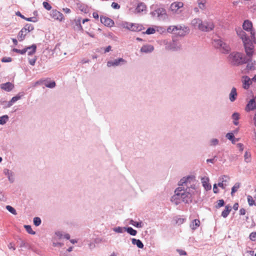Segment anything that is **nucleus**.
I'll use <instances>...</instances> for the list:
<instances>
[{
  "mask_svg": "<svg viewBox=\"0 0 256 256\" xmlns=\"http://www.w3.org/2000/svg\"><path fill=\"white\" fill-rule=\"evenodd\" d=\"M213 44L216 48L220 49L222 53L227 54L230 50V46L220 38L214 39Z\"/></svg>",
  "mask_w": 256,
  "mask_h": 256,
  "instance_id": "20e7f679",
  "label": "nucleus"
},
{
  "mask_svg": "<svg viewBox=\"0 0 256 256\" xmlns=\"http://www.w3.org/2000/svg\"><path fill=\"white\" fill-rule=\"evenodd\" d=\"M180 45L174 41L168 46V49L172 51H178L180 50Z\"/></svg>",
  "mask_w": 256,
  "mask_h": 256,
  "instance_id": "4be33fe9",
  "label": "nucleus"
},
{
  "mask_svg": "<svg viewBox=\"0 0 256 256\" xmlns=\"http://www.w3.org/2000/svg\"><path fill=\"white\" fill-rule=\"evenodd\" d=\"M55 234L59 239L63 238L64 234L62 232H56Z\"/></svg>",
  "mask_w": 256,
  "mask_h": 256,
  "instance_id": "680f3d73",
  "label": "nucleus"
},
{
  "mask_svg": "<svg viewBox=\"0 0 256 256\" xmlns=\"http://www.w3.org/2000/svg\"><path fill=\"white\" fill-rule=\"evenodd\" d=\"M14 88V85L10 82H7L4 84H2L0 85V88L6 92L11 91Z\"/></svg>",
  "mask_w": 256,
  "mask_h": 256,
  "instance_id": "a211bd4d",
  "label": "nucleus"
},
{
  "mask_svg": "<svg viewBox=\"0 0 256 256\" xmlns=\"http://www.w3.org/2000/svg\"><path fill=\"white\" fill-rule=\"evenodd\" d=\"M242 28L245 30L250 32V36L249 37L240 28L236 30V34L242 39L244 46L245 52L248 55H251L252 48H254V44H256V32L252 28V24L249 20H245L242 24Z\"/></svg>",
  "mask_w": 256,
  "mask_h": 256,
  "instance_id": "f03ea898",
  "label": "nucleus"
},
{
  "mask_svg": "<svg viewBox=\"0 0 256 256\" xmlns=\"http://www.w3.org/2000/svg\"><path fill=\"white\" fill-rule=\"evenodd\" d=\"M1 61L2 62H9L12 61V58L10 57H4L2 58Z\"/></svg>",
  "mask_w": 256,
  "mask_h": 256,
  "instance_id": "4d7b16f0",
  "label": "nucleus"
},
{
  "mask_svg": "<svg viewBox=\"0 0 256 256\" xmlns=\"http://www.w3.org/2000/svg\"><path fill=\"white\" fill-rule=\"evenodd\" d=\"M242 87L245 90H248L252 84L251 78L248 76H243L242 78Z\"/></svg>",
  "mask_w": 256,
  "mask_h": 256,
  "instance_id": "ddd939ff",
  "label": "nucleus"
},
{
  "mask_svg": "<svg viewBox=\"0 0 256 256\" xmlns=\"http://www.w3.org/2000/svg\"><path fill=\"white\" fill-rule=\"evenodd\" d=\"M226 137L229 140H231L232 144H235L236 140H234V136L233 133L232 132H229L228 133Z\"/></svg>",
  "mask_w": 256,
  "mask_h": 256,
  "instance_id": "58836bf2",
  "label": "nucleus"
},
{
  "mask_svg": "<svg viewBox=\"0 0 256 256\" xmlns=\"http://www.w3.org/2000/svg\"><path fill=\"white\" fill-rule=\"evenodd\" d=\"M50 16L54 20H57L62 21L63 19L62 14L56 10H52V11Z\"/></svg>",
  "mask_w": 256,
  "mask_h": 256,
  "instance_id": "2eb2a0df",
  "label": "nucleus"
},
{
  "mask_svg": "<svg viewBox=\"0 0 256 256\" xmlns=\"http://www.w3.org/2000/svg\"><path fill=\"white\" fill-rule=\"evenodd\" d=\"M130 224L136 228H142L143 226V224L142 222H136L134 221L133 220H130Z\"/></svg>",
  "mask_w": 256,
  "mask_h": 256,
  "instance_id": "72a5a7b5",
  "label": "nucleus"
},
{
  "mask_svg": "<svg viewBox=\"0 0 256 256\" xmlns=\"http://www.w3.org/2000/svg\"><path fill=\"white\" fill-rule=\"evenodd\" d=\"M126 231L132 236H136L137 234V231L133 229L132 227H126Z\"/></svg>",
  "mask_w": 256,
  "mask_h": 256,
  "instance_id": "f704fd0d",
  "label": "nucleus"
},
{
  "mask_svg": "<svg viewBox=\"0 0 256 256\" xmlns=\"http://www.w3.org/2000/svg\"><path fill=\"white\" fill-rule=\"evenodd\" d=\"M175 30H182V32L181 34L179 32L178 34L181 36H184L185 35L186 32H188L189 29L188 28V27H186L184 26L178 25L176 26H173L172 31L174 32Z\"/></svg>",
  "mask_w": 256,
  "mask_h": 256,
  "instance_id": "4468645a",
  "label": "nucleus"
},
{
  "mask_svg": "<svg viewBox=\"0 0 256 256\" xmlns=\"http://www.w3.org/2000/svg\"><path fill=\"white\" fill-rule=\"evenodd\" d=\"M4 174L8 176V180L10 183H12L14 182V173L12 171L8 169H4Z\"/></svg>",
  "mask_w": 256,
  "mask_h": 256,
  "instance_id": "dca6fc26",
  "label": "nucleus"
},
{
  "mask_svg": "<svg viewBox=\"0 0 256 256\" xmlns=\"http://www.w3.org/2000/svg\"><path fill=\"white\" fill-rule=\"evenodd\" d=\"M202 20L200 18H194L192 20L191 24L194 28H197L200 30V28L202 24Z\"/></svg>",
  "mask_w": 256,
  "mask_h": 256,
  "instance_id": "5701e85b",
  "label": "nucleus"
},
{
  "mask_svg": "<svg viewBox=\"0 0 256 256\" xmlns=\"http://www.w3.org/2000/svg\"><path fill=\"white\" fill-rule=\"evenodd\" d=\"M132 244L136 245L138 248H144V244L140 240H137L134 238L132 239Z\"/></svg>",
  "mask_w": 256,
  "mask_h": 256,
  "instance_id": "b1692460",
  "label": "nucleus"
},
{
  "mask_svg": "<svg viewBox=\"0 0 256 256\" xmlns=\"http://www.w3.org/2000/svg\"><path fill=\"white\" fill-rule=\"evenodd\" d=\"M16 15L20 16L21 18H22L24 20H26L28 21V22H36L35 18H24V15H22L20 12H16Z\"/></svg>",
  "mask_w": 256,
  "mask_h": 256,
  "instance_id": "7c9ffc66",
  "label": "nucleus"
},
{
  "mask_svg": "<svg viewBox=\"0 0 256 256\" xmlns=\"http://www.w3.org/2000/svg\"><path fill=\"white\" fill-rule=\"evenodd\" d=\"M24 30L25 29L26 32H30L34 29V26L32 24H26L25 26L22 28Z\"/></svg>",
  "mask_w": 256,
  "mask_h": 256,
  "instance_id": "a19ab883",
  "label": "nucleus"
},
{
  "mask_svg": "<svg viewBox=\"0 0 256 256\" xmlns=\"http://www.w3.org/2000/svg\"><path fill=\"white\" fill-rule=\"evenodd\" d=\"M12 51L14 52H16L18 54H26V50H24V48L22 50H19L18 48H13Z\"/></svg>",
  "mask_w": 256,
  "mask_h": 256,
  "instance_id": "3c124183",
  "label": "nucleus"
},
{
  "mask_svg": "<svg viewBox=\"0 0 256 256\" xmlns=\"http://www.w3.org/2000/svg\"><path fill=\"white\" fill-rule=\"evenodd\" d=\"M256 96L250 100L246 105L245 110L247 112L254 110L256 109Z\"/></svg>",
  "mask_w": 256,
  "mask_h": 256,
  "instance_id": "1a4fd4ad",
  "label": "nucleus"
},
{
  "mask_svg": "<svg viewBox=\"0 0 256 256\" xmlns=\"http://www.w3.org/2000/svg\"><path fill=\"white\" fill-rule=\"evenodd\" d=\"M201 182L202 184V186L204 187L206 190H211L212 186L209 184V178L208 177H204L201 178Z\"/></svg>",
  "mask_w": 256,
  "mask_h": 256,
  "instance_id": "f3484780",
  "label": "nucleus"
},
{
  "mask_svg": "<svg viewBox=\"0 0 256 256\" xmlns=\"http://www.w3.org/2000/svg\"><path fill=\"white\" fill-rule=\"evenodd\" d=\"M218 186L222 189H225L226 186V184L219 182L218 184Z\"/></svg>",
  "mask_w": 256,
  "mask_h": 256,
  "instance_id": "69168bd1",
  "label": "nucleus"
},
{
  "mask_svg": "<svg viewBox=\"0 0 256 256\" xmlns=\"http://www.w3.org/2000/svg\"><path fill=\"white\" fill-rule=\"evenodd\" d=\"M197 4L200 9L202 10L206 9V0H197Z\"/></svg>",
  "mask_w": 256,
  "mask_h": 256,
  "instance_id": "c85d7f7f",
  "label": "nucleus"
},
{
  "mask_svg": "<svg viewBox=\"0 0 256 256\" xmlns=\"http://www.w3.org/2000/svg\"><path fill=\"white\" fill-rule=\"evenodd\" d=\"M20 248L26 247V243L24 240L20 239Z\"/></svg>",
  "mask_w": 256,
  "mask_h": 256,
  "instance_id": "052dcab7",
  "label": "nucleus"
},
{
  "mask_svg": "<svg viewBox=\"0 0 256 256\" xmlns=\"http://www.w3.org/2000/svg\"><path fill=\"white\" fill-rule=\"evenodd\" d=\"M34 224L36 226H39L42 222L41 220L39 217H35L34 218Z\"/></svg>",
  "mask_w": 256,
  "mask_h": 256,
  "instance_id": "49530a36",
  "label": "nucleus"
},
{
  "mask_svg": "<svg viewBox=\"0 0 256 256\" xmlns=\"http://www.w3.org/2000/svg\"><path fill=\"white\" fill-rule=\"evenodd\" d=\"M217 202H218V204L216 206V208H218L224 206V202L223 200H218Z\"/></svg>",
  "mask_w": 256,
  "mask_h": 256,
  "instance_id": "864d4df0",
  "label": "nucleus"
},
{
  "mask_svg": "<svg viewBox=\"0 0 256 256\" xmlns=\"http://www.w3.org/2000/svg\"><path fill=\"white\" fill-rule=\"evenodd\" d=\"M9 117L8 115L0 116V124L4 125L8 121Z\"/></svg>",
  "mask_w": 256,
  "mask_h": 256,
  "instance_id": "c9c22d12",
  "label": "nucleus"
},
{
  "mask_svg": "<svg viewBox=\"0 0 256 256\" xmlns=\"http://www.w3.org/2000/svg\"><path fill=\"white\" fill-rule=\"evenodd\" d=\"M200 224V221L198 220L195 219L192 220L190 224V227L193 230H196Z\"/></svg>",
  "mask_w": 256,
  "mask_h": 256,
  "instance_id": "a878e982",
  "label": "nucleus"
},
{
  "mask_svg": "<svg viewBox=\"0 0 256 256\" xmlns=\"http://www.w3.org/2000/svg\"><path fill=\"white\" fill-rule=\"evenodd\" d=\"M214 27L213 22L211 20H204L202 22L200 30L202 32H209L212 31Z\"/></svg>",
  "mask_w": 256,
  "mask_h": 256,
  "instance_id": "0eeeda50",
  "label": "nucleus"
},
{
  "mask_svg": "<svg viewBox=\"0 0 256 256\" xmlns=\"http://www.w3.org/2000/svg\"><path fill=\"white\" fill-rule=\"evenodd\" d=\"M132 31L139 32L142 30L144 27L142 25L138 24H132Z\"/></svg>",
  "mask_w": 256,
  "mask_h": 256,
  "instance_id": "bb28decb",
  "label": "nucleus"
},
{
  "mask_svg": "<svg viewBox=\"0 0 256 256\" xmlns=\"http://www.w3.org/2000/svg\"><path fill=\"white\" fill-rule=\"evenodd\" d=\"M184 218H178L176 220V223L180 225V224H182L184 222Z\"/></svg>",
  "mask_w": 256,
  "mask_h": 256,
  "instance_id": "774afa93",
  "label": "nucleus"
},
{
  "mask_svg": "<svg viewBox=\"0 0 256 256\" xmlns=\"http://www.w3.org/2000/svg\"><path fill=\"white\" fill-rule=\"evenodd\" d=\"M237 96H238V93L236 92V88L233 87L232 88L229 94L228 97H229V100H230V102H234L237 98Z\"/></svg>",
  "mask_w": 256,
  "mask_h": 256,
  "instance_id": "6ab92c4d",
  "label": "nucleus"
},
{
  "mask_svg": "<svg viewBox=\"0 0 256 256\" xmlns=\"http://www.w3.org/2000/svg\"><path fill=\"white\" fill-rule=\"evenodd\" d=\"M46 82V80H40L38 81H37L36 82V85H42L44 84V82Z\"/></svg>",
  "mask_w": 256,
  "mask_h": 256,
  "instance_id": "338daca9",
  "label": "nucleus"
},
{
  "mask_svg": "<svg viewBox=\"0 0 256 256\" xmlns=\"http://www.w3.org/2000/svg\"><path fill=\"white\" fill-rule=\"evenodd\" d=\"M254 48H252V52L251 55H248L246 52L247 61L244 64H247L246 70L248 72L250 70H253L256 68V62L254 60H252V56L254 52Z\"/></svg>",
  "mask_w": 256,
  "mask_h": 256,
  "instance_id": "423d86ee",
  "label": "nucleus"
},
{
  "mask_svg": "<svg viewBox=\"0 0 256 256\" xmlns=\"http://www.w3.org/2000/svg\"><path fill=\"white\" fill-rule=\"evenodd\" d=\"M6 208L10 212L13 214L14 215L17 214V212L16 210L12 206L8 205L6 206Z\"/></svg>",
  "mask_w": 256,
  "mask_h": 256,
  "instance_id": "79ce46f5",
  "label": "nucleus"
},
{
  "mask_svg": "<svg viewBox=\"0 0 256 256\" xmlns=\"http://www.w3.org/2000/svg\"><path fill=\"white\" fill-rule=\"evenodd\" d=\"M228 62L234 66H238L247 61V57L238 52H232L228 56Z\"/></svg>",
  "mask_w": 256,
  "mask_h": 256,
  "instance_id": "7ed1b4c3",
  "label": "nucleus"
},
{
  "mask_svg": "<svg viewBox=\"0 0 256 256\" xmlns=\"http://www.w3.org/2000/svg\"><path fill=\"white\" fill-rule=\"evenodd\" d=\"M244 160L246 162H249L250 160V154L248 152H246L244 156Z\"/></svg>",
  "mask_w": 256,
  "mask_h": 256,
  "instance_id": "603ef678",
  "label": "nucleus"
},
{
  "mask_svg": "<svg viewBox=\"0 0 256 256\" xmlns=\"http://www.w3.org/2000/svg\"><path fill=\"white\" fill-rule=\"evenodd\" d=\"M250 239L252 241H255L256 239V232H252L249 236Z\"/></svg>",
  "mask_w": 256,
  "mask_h": 256,
  "instance_id": "5fc2aeb1",
  "label": "nucleus"
},
{
  "mask_svg": "<svg viewBox=\"0 0 256 256\" xmlns=\"http://www.w3.org/2000/svg\"><path fill=\"white\" fill-rule=\"evenodd\" d=\"M78 8L80 11L84 12V13H86L88 12L87 6L84 4H80L78 5Z\"/></svg>",
  "mask_w": 256,
  "mask_h": 256,
  "instance_id": "c03bdc74",
  "label": "nucleus"
},
{
  "mask_svg": "<svg viewBox=\"0 0 256 256\" xmlns=\"http://www.w3.org/2000/svg\"><path fill=\"white\" fill-rule=\"evenodd\" d=\"M194 180L193 176L183 178L178 182L179 187L174 191V194L172 197L171 201L176 205L182 202L186 204L191 203L192 201V196L194 193L195 185L191 184Z\"/></svg>",
  "mask_w": 256,
  "mask_h": 256,
  "instance_id": "f257e3e1",
  "label": "nucleus"
},
{
  "mask_svg": "<svg viewBox=\"0 0 256 256\" xmlns=\"http://www.w3.org/2000/svg\"><path fill=\"white\" fill-rule=\"evenodd\" d=\"M82 18L80 17L76 18L72 22L74 28L78 31L82 30V27L81 25Z\"/></svg>",
  "mask_w": 256,
  "mask_h": 256,
  "instance_id": "9b49d317",
  "label": "nucleus"
},
{
  "mask_svg": "<svg viewBox=\"0 0 256 256\" xmlns=\"http://www.w3.org/2000/svg\"><path fill=\"white\" fill-rule=\"evenodd\" d=\"M156 30L153 28H148L144 32V34H151L155 33Z\"/></svg>",
  "mask_w": 256,
  "mask_h": 256,
  "instance_id": "de8ad7c7",
  "label": "nucleus"
},
{
  "mask_svg": "<svg viewBox=\"0 0 256 256\" xmlns=\"http://www.w3.org/2000/svg\"><path fill=\"white\" fill-rule=\"evenodd\" d=\"M218 184H214L213 191L214 194H217L218 192Z\"/></svg>",
  "mask_w": 256,
  "mask_h": 256,
  "instance_id": "0e129e2a",
  "label": "nucleus"
},
{
  "mask_svg": "<svg viewBox=\"0 0 256 256\" xmlns=\"http://www.w3.org/2000/svg\"><path fill=\"white\" fill-rule=\"evenodd\" d=\"M126 62V61L122 58H119L115 59L113 60H109L107 62V66L108 67L117 66L120 65L124 64Z\"/></svg>",
  "mask_w": 256,
  "mask_h": 256,
  "instance_id": "6e6552de",
  "label": "nucleus"
},
{
  "mask_svg": "<svg viewBox=\"0 0 256 256\" xmlns=\"http://www.w3.org/2000/svg\"><path fill=\"white\" fill-rule=\"evenodd\" d=\"M150 14L154 18H157L159 20H164L167 17L166 12L164 8H158L152 12Z\"/></svg>",
  "mask_w": 256,
  "mask_h": 256,
  "instance_id": "39448f33",
  "label": "nucleus"
},
{
  "mask_svg": "<svg viewBox=\"0 0 256 256\" xmlns=\"http://www.w3.org/2000/svg\"><path fill=\"white\" fill-rule=\"evenodd\" d=\"M100 19V22L106 26L112 27L114 25V22L110 18L101 16Z\"/></svg>",
  "mask_w": 256,
  "mask_h": 256,
  "instance_id": "f8f14e48",
  "label": "nucleus"
},
{
  "mask_svg": "<svg viewBox=\"0 0 256 256\" xmlns=\"http://www.w3.org/2000/svg\"><path fill=\"white\" fill-rule=\"evenodd\" d=\"M240 182H236L234 184V185L232 188V192L231 194L233 196L234 194L235 193L238 189L240 188Z\"/></svg>",
  "mask_w": 256,
  "mask_h": 256,
  "instance_id": "4c0bfd02",
  "label": "nucleus"
},
{
  "mask_svg": "<svg viewBox=\"0 0 256 256\" xmlns=\"http://www.w3.org/2000/svg\"><path fill=\"white\" fill-rule=\"evenodd\" d=\"M231 211V206H226L224 210L222 212V216L224 218H226L229 214Z\"/></svg>",
  "mask_w": 256,
  "mask_h": 256,
  "instance_id": "cd10ccee",
  "label": "nucleus"
},
{
  "mask_svg": "<svg viewBox=\"0 0 256 256\" xmlns=\"http://www.w3.org/2000/svg\"><path fill=\"white\" fill-rule=\"evenodd\" d=\"M24 50L26 52H28V56H32L36 52V46L35 44H33L30 46L25 48Z\"/></svg>",
  "mask_w": 256,
  "mask_h": 256,
  "instance_id": "412c9836",
  "label": "nucleus"
},
{
  "mask_svg": "<svg viewBox=\"0 0 256 256\" xmlns=\"http://www.w3.org/2000/svg\"><path fill=\"white\" fill-rule=\"evenodd\" d=\"M21 96H20L19 94H18L16 96L12 97V98L11 99V102L14 103L17 100L20 99Z\"/></svg>",
  "mask_w": 256,
  "mask_h": 256,
  "instance_id": "6e6d98bb",
  "label": "nucleus"
},
{
  "mask_svg": "<svg viewBox=\"0 0 256 256\" xmlns=\"http://www.w3.org/2000/svg\"><path fill=\"white\" fill-rule=\"evenodd\" d=\"M24 227L26 228V232L28 234H36V232L32 230L30 226L24 225Z\"/></svg>",
  "mask_w": 256,
  "mask_h": 256,
  "instance_id": "37998d69",
  "label": "nucleus"
},
{
  "mask_svg": "<svg viewBox=\"0 0 256 256\" xmlns=\"http://www.w3.org/2000/svg\"><path fill=\"white\" fill-rule=\"evenodd\" d=\"M232 118L233 119L234 124L235 126H238V120L240 119V114L238 112H234L232 114Z\"/></svg>",
  "mask_w": 256,
  "mask_h": 256,
  "instance_id": "c756f323",
  "label": "nucleus"
},
{
  "mask_svg": "<svg viewBox=\"0 0 256 256\" xmlns=\"http://www.w3.org/2000/svg\"><path fill=\"white\" fill-rule=\"evenodd\" d=\"M210 146H216L218 144L219 140L217 138H212L210 142Z\"/></svg>",
  "mask_w": 256,
  "mask_h": 256,
  "instance_id": "a18cd8bd",
  "label": "nucleus"
},
{
  "mask_svg": "<svg viewBox=\"0 0 256 256\" xmlns=\"http://www.w3.org/2000/svg\"><path fill=\"white\" fill-rule=\"evenodd\" d=\"M230 179V178L229 176H226V175H224V176H220L218 178V181H219V182L226 184V182H229Z\"/></svg>",
  "mask_w": 256,
  "mask_h": 256,
  "instance_id": "2f4dec72",
  "label": "nucleus"
},
{
  "mask_svg": "<svg viewBox=\"0 0 256 256\" xmlns=\"http://www.w3.org/2000/svg\"><path fill=\"white\" fill-rule=\"evenodd\" d=\"M44 85L47 88H52L56 86V82L54 81L48 82L46 80V82H44Z\"/></svg>",
  "mask_w": 256,
  "mask_h": 256,
  "instance_id": "ea45409f",
  "label": "nucleus"
},
{
  "mask_svg": "<svg viewBox=\"0 0 256 256\" xmlns=\"http://www.w3.org/2000/svg\"><path fill=\"white\" fill-rule=\"evenodd\" d=\"M154 50V47L150 44L143 46L140 48V52L144 53H150Z\"/></svg>",
  "mask_w": 256,
  "mask_h": 256,
  "instance_id": "aec40b11",
  "label": "nucleus"
},
{
  "mask_svg": "<svg viewBox=\"0 0 256 256\" xmlns=\"http://www.w3.org/2000/svg\"><path fill=\"white\" fill-rule=\"evenodd\" d=\"M146 8V5L144 3L141 2L138 5L136 10L138 12H140L144 10Z\"/></svg>",
  "mask_w": 256,
  "mask_h": 256,
  "instance_id": "473e14b6",
  "label": "nucleus"
},
{
  "mask_svg": "<svg viewBox=\"0 0 256 256\" xmlns=\"http://www.w3.org/2000/svg\"><path fill=\"white\" fill-rule=\"evenodd\" d=\"M248 204L250 206H252L254 204H255L254 200H253V198L251 196L249 195L248 196Z\"/></svg>",
  "mask_w": 256,
  "mask_h": 256,
  "instance_id": "8fccbe9b",
  "label": "nucleus"
},
{
  "mask_svg": "<svg viewBox=\"0 0 256 256\" xmlns=\"http://www.w3.org/2000/svg\"><path fill=\"white\" fill-rule=\"evenodd\" d=\"M36 59L37 58L36 56L34 58L30 59L28 60L30 64L32 66H34L35 64Z\"/></svg>",
  "mask_w": 256,
  "mask_h": 256,
  "instance_id": "e2e57ef3",
  "label": "nucleus"
},
{
  "mask_svg": "<svg viewBox=\"0 0 256 256\" xmlns=\"http://www.w3.org/2000/svg\"><path fill=\"white\" fill-rule=\"evenodd\" d=\"M42 4L44 7L47 10H50L52 8L50 5L46 2H44Z\"/></svg>",
  "mask_w": 256,
  "mask_h": 256,
  "instance_id": "13d9d810",
  "label": "nucleus"
},
{
  "mask_svg": "<svg viewBox=\"0 0 256 256\" xmlns=\"http://www.w3.org/2000/svg\"><path fill=\"white\" fill-rule=\"evenodd\" d=\"M27 33H28V32H26V31L25 30V29L24 30L23 28H22L19 32L18 36V39L19 41H20V42L22 41L24 39L25 36H26V34H27Z\"/></svg>",
  "mask_w": 256,
  "mask_h": 256,
  "instance_id": "393cba45",
  "label": "nucleus"
},
{
  "mask_svg": "<svg viewBox=\"0 0 256 256\" xmlns=\"http://www.w3.org/2000/svg\"><path fill=\"white\" fill-rule=\"evenodd\" d=\"M132 24L128 22H124L123 23L122 25L124 28H127L128 30H132Z\"/></svg>",
  "mask_w": 256,
  "mask_h": 256,
  "instance_id": "09e8293b",
  "label": "nucleus"
},
{
  "mask_svg": "<svg viewBox=\"0 0 256 256\" xmlns=\"http://www.w3.org/2000/svg\"><path fill=\"white\" fill-rule=\"evenodd\" d=\"M184 6V4L180 2H176L172 3L170 6V10L174 13H178V10Z\"/></svg>",
  "mask_w": 256,
  "mask_h": 256,
  "instance_id": "9d476101",
  "label": "nucleus"
},
{
  "mask_svg": "<svg viewBox=\"0 0 256 256\" xmlns=\"http://www.w3.org/2000/svg\"><path fill=\"white\" fill-rule=\"evenodd\" d=\"M111 6L114 9H119L120 8V6L115 2H112Z\"/></svg>",
  "mask_w": 256,
  "mask_h": 256,
  "instance_id": "bf43d9fd",
  "label": "nucleus"
},
{
  "mask_svg": "<svg viewBox=\"0 0 256 256\" xmlns=\"http://www.w3.org/2000/svg\"><path fill=\"white\" fill-rule=\"evenodd\" d=\"M112 230L116 232L121 234L126 231V227H115L112 228Z\"/></svg>",
  "mask_w": 256,
  "mask_h": 256,
  "instance_id": "e433bc0d",
  "label": "nucleus"
}]
</instances>
